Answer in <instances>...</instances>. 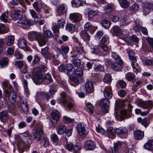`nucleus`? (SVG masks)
Masks as SVG:
<instances>
[{
  "instance_id": "c85d7f7f",
  "label": "nucleus",
  "mask_w": 153,
  "mask_h": 153,
  "mask_svg": "<svg viewBox=\"0 0 153 153\" xmlns=\"http://www.w3.org/2000/svg\"><path fill=\"white\" fill-rule=\"evenodd\" d=\"M85 88L86 92L88 93L92 92L94 90L93 84L91 82H86L85 84Z\"/></svg>"
},
{
  "instance_id": "473e14b6",
  "label": "nucleus",
  "mask_w": 153,
  "mask_h": 153,
  "mask_svg": "<svg viewBox=\"0 0 153 153\" xmlns=\"http://www.w3.org/2000/svg\"><path fill=\"white\" fill-rule=\"evenodd\" d=\"M84 108L87 112L90 114H93L94 113V108L92 105L90 103H87Z\"/></svg>"
},
{
  "instance_id": "6ab92c4d",
  "label": "nucleus",
  "mask_w": 153,
  "mask_h": 153,
  "mask_svg": "<svg viewBox=\"0 0 153 153\" xmlns=\"http://www.w3.org/2000/svg\"><path fill=\"white\" fill-rule=\"evenodd\" d=\"M67 10V8L65 4H62L58 7L56 8L57 15L61 16L65 13Z\"/></svg>"
},
{
  "instance_id": "79ce46f5",
  "label": "nucleus",
  "mask_w": 153,
  "mask_h": 153,
  "mask_svg": "<svg viewBox=\"0 0 153 153\" xmlns=\"http://www.w3.org/2000/svg\"><path fill=\"white\" fill-rule=\"evenodd\" d=\"M115 132L117 134H126L128 133V129L125 127L117 128L115 130Z\"/></svg>"
},
{
  "instance_id": "f3484780",
  "label": "nucleus",
  "mask_w": 153,
  "mask_h": 153,
  "mask_svg": "<svg viewBox=\"0 0 153 153\" xmlns=\"http://www.w3.org/2000/svg\"><path fill=\"white\" fill-rule=\"evenodd\" d=\"M51 96L48 93L45 92H37L36 94V99L41 98L44 100L45 99H46L47 100H48L49 99L51 98Z\"/></svg>"
},
{
  "instance_id": "2f4dec72",
  "label": "nucleus",
  "mask_w": 153,
  "mask_h": 153,
  "mask_svg": "<svg viewBox=\"0 0 153 153\" xmlns=\"http://www.w3.org/2000/svg\"><path fill=\"white\" fill-rule=\"evenodd\" d=\"M18 45L20 48L21 49H24L26 48L27 46V42L24 38H20L19 40Z\"/></svg>"
},
{
  "instance_id": "1a4fd4ad",
  "label": "nucleus",
  "mask_w": 153,
  "mask_h": 153,
  "mask_svg": "<svg viewBox=\"0 0 153 153\" xmlns=\"http://www.w3.org/2000/svg\"><path fill=\"white\" fill-rule=\"evenodd\" d=\"M60 114L57 110H53L51 115V122L53 124L56 123L60 117Z\"/></svg>"
},
{
  "instance_id": "bf43d9fd",
  "label": "nucleus",
  "mask_w": 153,
  "mask_h": 153,
  "mask_svg": "<svg viewBox=\"0 0 153 153\" xmlns=\"http://www.w3.org/2000/svg\"><path fill=\"white\" fill-rule=\"evenodd\" d=\"M111 76L109 74H106L104 77L103 81L106 83L111 82Z\"/></svg>"
},
{
  "instance_id": "f8f14e48",
  "label": "nucleus",
  "mask_w": 153,
  "mask_h": 153,
  "mask_svg": "<svg viewBox=\"0 0 153 153\" xmlns=\"http://www.w3.org/2000/svg\"><path fill=\"white\" fill-rule=\"evenodd\" d=\"M5 96L7 97L8 100L11 103H14L16 100V93L13 91H9L6 90L4 92Z\"/></svg>"
},
{
  "instance_id": "dca6fc26",
  "label": "nucleus",
  "mask_w": 153,
  "mask_h": 153,
  "mask_svg": "<svg viewBox=\"0 0 153 153\" xmlns=\"http://www.w3.org/2000/svg\"><path fill=\"white\" fill-rule=\"evenodd\" d=\"M138 104L139 106L143 108H147L153 106V102L151 100L147 101L140 100Z\"/></svg>"
},
{
  "instance_id": "2eb2a0df",
  "label": "nucleus",
  "mask_w": 153,
  "mask_h": 153,
  "mask_svg": "<svg viewBox=\"0 0 153 153\" xmlns=\"http://www.w3.org/2000/svg\"><path fill=\"white\" fill-rule=\"evenodd\" d=\"M41 33L36 31H32L28 33V38L31 41H36Z\"/></svg>"
},
{
  "instance_id": "cd10ccee",
  "label": "nucleus",
  "mask_w": 153,
  "mask_h": 153,
  "mask_svg": "<svg viewBox=\"0 0 153 153\" xmlns=\"http://www.w3.org/2000/svg\"><path fill=\"white\" fill-rule=\"evenodd\" d=\"M135 138L137 140H140L143 139L144 136V132L140 130H137L134 133Z\"/></svg>"
},
{
  "instance_id": "9d476101",
  "label": "nucleus",
  "mask_w": 153,
  "mask_h": 153,
  "mask_svg": "<svg viewBox=\"0 0 153 153\" xmlns=\"http://www.w3.org/2000/svg\"><path fill=\"white\" fill-rule=\"evenodd\" d=\"M42 81L40 82L37 83L35 80V78H33V80L34 83L36 85H40L42 84H46L49 83L52 81L51 76L49 74H45L43 77L42 76L41 77Z\"/></svg>"
},
{
  "instance_id": "a878e982",
  "label": "nucleus",
  "mask_w": 153,
  "mask_h": 153,
  "mask_svg": "<svg viewBox=\"0 0 153 153\" xmlns=\"http://www.w3.org/2000/svg\"><path fill=\"white\" fill-rule=\"evenodd\" d=\"M48 39L47 38L41 34L36 41L39 46L40 47L45 45Z\"/></svg>"
},
{
  "instance_id": "7ed1b4c3",
  "label": "nucleus",
  "mask_w": 153,
  "mask_h": 153,
  "mask_svg": "<svg viewBox=\"0 0 153 153\" xmlns=\"http://www.w3.org/2000/svg\"><path fill=\"white\" fill-rule=\"evenodd\" d=\"M43 127L41 126L37 127L35 130L33 135L35 139L39 143L42 144L45 147H47L49 145L48 138L43 134Z\"/></svg>"
},
{
  "instance_id": "a18cd8bd",
  "label": "nucleus",
  "mask_w": 153,
  "mask_h": 153,
  "mask_svg": "<svg viewBox=\"0 0 153 153\" xmlns=\"http://www.w3.org/2000/svg\"><path fill=\"white\" fill-rule=\"evenodd\" d=\"M29 12L32 17L34 19L35 21H36V19H37L38 18V15L40 16L41 14L39 13H37L36 11L33 9H30Z\"/></svg>"
},
{
  "instance_id": "a211bd4d",
  "label": "nucleus",
  "mask_w": 153,
  "mask_h": 153,
  "mask_svg": "<svg viewBox=\"0 0 153 153\" xmlns=\"http://www.w3.org/2000/svg\"><path fill=\"white\" fill-rule=\"evenodd\" d=\"M69 18L74 22L80 21L82 18V15L79 13H71L69 15Z\"/></svg>"
},
{
  "instance_id": "a19ab883",
  "label": "nucleus",
  "mask_w": 153,
  "mask_h": 153,
  "mask_svg": "<svg viewBox=\"0 0 153 153\" xmlns=\"http://www.w3.org/2000/svg\"><path fill=\"white\" fill-rule=\"evenodd\" d=\"M127 53L131 62L132 63L136 62V59L134 56V54L133 51L131 50H128L127 51Z\"/></svg>"
},
{
  "instance_id": "c756f323",
  "label": "nucleus",
  "mask_w": 153,
  "mask_h": 153,
  "mask_svg": "<svg viewBox=\"0 0 153 153\" xmlns=\"http://www.w3.org/2000/svg\"><path fill=\"white\" fill-rule=\"evenodd\" d=\"M19 20L18 22L19 24L26 25H31L33 24V21L31 20H27L25 17H23V16Z\"/></svg>"
},
{
  "instance_id": "39448f33",
  "label": "nucleus",
  "mask_w": 153,
  "mask_h": 153,
  "mask_svg": "<svg viewBox=\"0 0 153 153\" xmlns=\"http://www.w3.org/2000/svg\"><path fill=\"white\" fill-rule=\"evenodd\" d=\"M112 58L115 60L114 63H113L111 67L113 70L116 71H120L122 68V66L123 65V62L122 60L116 53H112Z\"/></svg>"
},
{
  "instance_id": "603ef678",
  "label": "nucleus",
  "mask_w": 153,
  "mask_h": 153,
  "mask_svg": "<svg viewBox=\"0 0 153 153\" xmlns=\"http://www.w3.org/2000/svg\"><path fill=\"white\" fill-rule=\"evenodd\" d=\"M41 54L45 58H48L49 55L48 47H46L41 50Z\"/></svg>"
},
{
  "instance_id": "680f3d73",
  "label": "nucleus",
  "mask_w": 153,
  "mask_h": 153,
  "mask_svg": "<svg viewBox=\"0 0 153 153\" xmlns=\"http://www.w3.org/2000/svg\"><path fill=\"white\" fill-rule=\"evenodd\" d=\"M143 63L144 65L149 66L153 65V61L149 59H147L143 61Z\"/></svg>"
},
{
  "instance_id": "864d4df0",
  "label": "nucleus",
  "mask_w": 153,
  "mask_h": 153,
  "mask_svg": "<svg viewBox=\"0 0 153 153\" xmlns=\"http://www.w3.org/2000/svg\"><path fill=\"white\" fill-rule=\"evenodd\" d=\"M8 14L7 13H4L1 14L0 17L1 20L4 22H7L8 21Z\"/></svg>"
},
{
  "instance_id": "e2e57ef3",
  "label": "nucleus",
  "mask_w": 153,
  "mask_h": 153,
  "mask_svg": "<svg viewBox=\"0 0 153 153\" xmlns=\"http://www.w3.org/2000/svg\"><path fill=\"white\" fill-rule=\"evenodd\" d=\"M2 84L5 88H8L9 89H11L12 88V86L9 84V81L7 80H5L3 81Z\"/></svg>"
},
{
  "instance_id": "8fccbe9b",
  "label": "nucleus",
  "mask_w": 153,
  "mask_h": 153,
  "mask_svg": "<svg viewBox=\"0 0 153 153\" xmlns=\"http://www.w3.org/2000/svg\"><path fill=\"white\" fill-rule=\"evenodd\" d=\"M8 27L4 24L0 23V33L3 34L8 32Z\"/></svg>"
},
{
  "instance_id": "3c124183",
  "label": "nucleus",
  "mask_w": 153,
  "mask_h": 153,
  "mask_svg": "<svg viewBox=\"0 0 153 153\" xmlns=\"http://www.w3.org/2000/svg\"><path fill=\"white\" fill-rule=\"evenodd\" d=\"M10 3L13 5H18L19 3L21 5L25 7V2L23 0H12Z\"/></svg>"
},
{
  "instance_id": "20e7f679",
  "label": "nucleus",
  "mask_w": 153,
  "mask_h": 153,
  "mask_svg": "<svg viewBox=\"0 0 153 153\" xmlns=\"http://www.w3.org/2000/svg\"><path fill=\"white\" fill-rule=\"evenodd\" d=\"M103 94L105 98L102 99L100 104L103 112L106 113L107 112L108 108V105L109 102L108 99H111L112 96V89L110 86H108L105 88Z\"/></svg>"
},
{
  "instance_id": "09e8293b",
  "label": "nucleus",
  "mask_w": 153,
  "mask_h": 153,
  "mask_svg": "<svg viewBox=\"0 0 153 153\" xmlns=\"http://www.w3.org/2000/svg\"><path fill=\"white\" fill-rule=\"evenodd\" d=\"M83 71L82 68L78 67L74 72V74L77 77H80L83 75Z\"/></svg>"
},
{
  "instance_id": "f704fd0d",
  "label": "nucleus",
  "mask_w": 153,
  "mask_h": 153,
  "mask_svg": "<svg viewBox=\"0 0 153 153\" xmlns=\"http://www.w3.org/2000/svg\"><path fill=\"white\" fill-rule=\"evenodd\" d=\"M80 36L85 41H88L89 40L90 36L87 32L86 30H83L80 33Z\"/></svg>"
},
{
  "instance_id": "bb28decb",
  "label": "nucleus",
  "mask_w": 153,
  "mask_h": 153,
  "mask_svg": "<svg viewBox=\"0 0 153 153\" xmlns=\"http://www.w3.org/2000/svg\"><path fill=\"white\" fill-rule=\"evenodd\" d=\"M120 21V25L122 26L127 25L130 23V21L127 15L122 16Z\"/></svg>"
},
{
  "instance_id": "37998d69",
  "label": "nucleus",
  "mask_w": 153,
  "mask_h": 153,
  "mask_svg": "<svg viewBox=\"0 0 153 153\" xmlns=\"http://www.w3.org/2000/svg\"><path fill=\"white\" fill-rule=\"evenodd\" d=\"M69 50V48L67 46L62 47L61 48L58 49V51L63 55H65L68 53Z\"/></svg>"
},
{
  "instance_id": "338daca9",
  "label": "nucleus",
  "mask_w": 153,
  "mask_h": 153,
  "mask_svg": "<svg viewBox=\"0 0 153 153\" xmlns=\"http://www.w3.org/2000/svg\"><path fill=\"white\" fill-rule=\"evenodd\" d=\"M113 5L112 4H108L105 6L104 9L106 13L111 12L112 9Z\"/></svg>"
},
{
  "instance_id": "c9c22d12",
  "label": "nucleus",
  "mask_w": 153,
  "mask_h": 153,
  "mask_svg": "<svg viewBox=\"0 0 153 153\" xmlns=\"http://www.w3.org/2000/svg\"><path fill=\"white\" fill-rule=\"evenodd\" d=\"M8 117V112L7 111H3L0 112V120L4 121Z\"/></svg>"
},
{
  "instance_id": "4d7b16f0",
  "label": "nucleus",
  "mask_w": 153,
  "mask_h": 153,
  "mask_svg": "<svg viewBox=\"0 0 153 153\" xmlns=\"http://www.w3.org/2000/svg\"><path fill=\"white\" fill-rule=\"evenodd\" d=\"M71 4L73 7H78L81 4V2L80 0H74L71 2Z\"/></svg>"
},
{
  "instance_id": "58836bf2",
  "label": "nucleus",
  "mask_w": 153,
  "mask_h": 153,
  "mask_svg": "<svg viewBox=\"0 0 153 153\" xmlns=\"http://www.w3.org/2000/svg\"><path fill=\"white\" fill-rule=\"evenodd\" d=\"M14 37L13 36H8L6 39V44L8 46L13 45L14 42Z\"/></svg>"
},
{
  "instance_id": "4468645a",
  "label": "nucleus",
  "mask_w": 153,
  "mask_h": 153,
  "mask_svg": "<svg viewBox=\"0 0 153 153\" xmlns=\"http://www.w3.org/2000/svg\"><path fill=\"white\" fill-rule=\"evenodd\" d=\"M77 129L79 134L81 137H85L88 134V131L86 130L83 125H82L81 123L78 124Z\"/></svg>"
},
{
  "instance_id": "e433bc0d",
  "label": "nucleus",
  "mask_w": 153,
  "mask_h": 153,
  "mask_svg": "<svg viewBox=\"0 0 153 153\" xmlns=\"http://www.w3.org/2000/svg\"><path fill=\"white\" fill-rule=\"evenodd\" d=\"M113 31L114 35L117 36L121 35L122 33V30L117 26H114L113 27Z\"/></svg>"
},
{
  "instance_id": "69168bd1",
  "label": "nucleus",
  "mask_w": 153,
  "mask_h": 153,
  "mask_svg": "<svg viewBox=\"0 0 153 153\" xmlns=\"http://www.w3.org/2000/svg\"><path fill=\"white\" fill-rule=\"evenodd\" d=\"M149 109L148 111H144L142 112H141V110L138 108H136L135 109V114H141V115L143 116L146 115L149 111Z\"/></svg>"
},
{
  "instance_id": "7c9ffc66",
  "label": "nucleus",
  "mask_w": 153,
  "mask_h": 153,
  "mask_svg": "<svg viewBox=\"0 0 153 153\" xmlns=\"http://www.w3.org/2000/svg\"><path fill=\"white\" fill-rule=\"evenodd\" d=\"M131 108L129 109L128 110H123L120 113V114L123 117L128 118H129L131 115Z\"/></svg>"
},
{
  "instance_id": "ea45409f",
  "label": "nucleus",
  "mask_w": 153,
  "mask_h": 153,
  "mask_svg": "<svg viewBox=\"0 0 153 153\" xmlns=\"http://www.w3.org/2000/svg\"><path fill=\"white\" fill-rule=\"evenodd\" d=\"M144 148L149 150H153V141L149 140L144 145Z\"/></svg>"
},
{
  "instance_id": "5fc2aeb1",
  "label": "nucleus",
  "mask_w": 153,
  "mask_h": 153,
  "mask_svg": "<svg viewBox=\"0 0 153 153\" xmlns=\"http://www.w3.org/2000/svg\"><path fill=\"white\" fill-rule=\"evenodd\" d=\"M134 77V74L132 73H128L126 75V78L128 81H133Z\"/></svg>"
},
{
  "instance_id": "9b49d317",
  "label": "nucleus",
  "mask_w": 153,
  "mask_h": 153,
  "mask_svg": "<svg viewBox=\"0 0 153 153\" xmlns=\"http://www.w3.org/2000/svg\"><path fill=\"white\" fill-rule=\"evenodd\" d=\"M66 148L68 151H72L74 153H76L79 150L80 146L79 143H76L74 146L73 143H69L67 144L66 146Z\"/></svg>"
},
{
  "instance_id": "393cba45",
  "label": "nucleus",
  "mask_w": 153,
  "mask_h": 153,
  "mask_svg": "<svg viewBox=\"0 0 153 153\" xmlns=\"http://www.w3.org/2000/svg\"><path fill=\"white\" fill-rule=\"evenodd\" d=\"M84 147L87 150H92L95 148L96 145L92 141L88 140L85 143Z\"/></svg>"
},
{
  "instance_id": "052dcab7",
  "label": "nucleus",
  "mask_w": 153,
  "mask_h": 153,
  "mask_svg": "<svg viewBox=\"0 0 153 153\" xmlns=\"http://www.w3.org/2000/svg\"><path fill=\"white\" fill-rule=\"evenodd\" d=\"M102 26L105 28H109L110 26V22L106 19H105L102 21Z\"/></svg>"
},
{
  "instance_id": "f257e3e1",
  "label": "nucleus",
  "mask_w": 153,
  "mask_h": 153,
  "mask_svg": "<svg viewBox=\"0 0 153 153\" xmlns=\"http://www.w3.org/2000/svg\"><path fill=\"white\" fill-rule=\"evenodd\" d=\"M16 139L18 148L20 153H22L24 152L27 146L32 142L31 137L27 132L17 135Z\"/></svg>"
},
{
  "instance_id": "de8ad7c7",
  "label": "nucleus",
  "mask_w": 153,
  "mask_h": 153,
  "mask_svg": "<svg viewBox=\"0 0 153 153\" xmlns=\"http://www.w3.org/2000/svg\"><path fill=\"white\" fill-rule=\"evenodd\" d=\"M120 6L123 8H126L129 5V3L127 0H118Z\"/></svg>"
},
{
  "instance_id": "ddd939ff",
  "label": "nucleus",
  "mask_w": 153,
  "mask_h": 153,
  "mask_svg": "<svg viewBox=\"0 0 153 153\" xmlns=\"http://www.w3.org/2000/svg\"><path fill=\"white\" fill-rule=\"evenodd\" d=\"M23 13L20 10H14L10 16L15 20H18L23 16Z\"/></svg>"
},
{
  "instance_id": "4be33fe9",
  "label": "nucleus",
  "mask_w": 153,
  "mask_h": 153,
  "mask_svg": "<svg viewBox=\"0 0 153 153\" xmlns=\"http://www.w3.org/2000/svg\"><path fill=\"white\" fill-rule=\"evenodd\" d=\"M77 43L76 46L74 48V50L77 53L78 55H82L85 54L84 48L82 44Z\"/></svg>"
},
{
  "instance_id": "72a5a7b5",
  "label": "nucleus",
  "mask_w": 153,
  "mask_h": 153,
  "mask_svg": "<svg viewBox=\"0 0 153 153\" xmlns=\"http://www.w3.org/2000/svg\"><path fill=\"white\" fill-rule=\"evenodd\" d=\"M123 144L120 141H117L114 145V149L115 152H120L121 151Z\"/></svg>"
},
{
  "instance_id": "0eeeda50",
  "label": "nucleus",
  "mask_w": 153,
  "mask_h": 153,
  "mask_svg": "<svg viewBox=\"0 0 153 153\" xmlns=\"http://www.w3.org/2000/svg\"><path fill=\"white\" fill-rule=\"evenodd\" d=\"M47 69L46 66H42L40 68L35 70L33 78H35V80L36 82H41L42 81V76H43L44 72L47 71Z\"/></svg>"
},
{
  "instance_id": "4c0bfd02",
  "label": "nucleus",
  "mask_w": 153,
  "mask_h": 153,
  "mask_svg": "<svg viewBox=\"0 0 153 153\" xmlns=\"http://www.w3.org/2000/svg\"><path fill=\"white\" fill-rule=\"evenodd\" d=\"M66 127L64 125L60 124L58 126L57 129V133L60 135H62L64 134L66 130Z\"/></svg>"
},
{
  "instance_id": "b1692460",
  "label": "nucleus",
  "mask_w": 153,
  "mask_h": 153,
  "mask_svg": "<svg viewBox=\"0 0 153 153\" xmlns=\"http://www.w3.org/2000/svg\"><path fill=\"white\" fill-rule=\"evenodd\" d=\"M77 55L76 54L72 55L71 57L72 61L74 66L75 67H79L81 64V61L77 58Z\"/></svg>"
},
{
  "instance_id": "6e6d98bb",
  "label": "nucleus",
  "mask_w": 153,
  "mask_h": 153,
  "mask_svg": "<svg viewBox=\"0 0 153 153\" xmlns=\"http://www.w3.org/2000/svg\"><path fill=\"white\" fill-rule=\"evenodd\" d=\"M43 36L47 39L52 37L53 34L51 30H47L45 31L43 33Z\"/></svg>"
},
{
  "instance_id": "5701e85b",
  "label": "nucleus",
  "mask_w": 153,
  "mask_h": 153,
  "mask_svg": "<svg viewBox=\"0 0 153 153\" xmlns=\"http://www.w3.org/2000/svg\"><path fill=\"white\" fill-rule=\"evenodd\" d=\"M151 10H153V3L145 4L143 9L144 14L145 15L148 14L150 13Z\"/></svg>"
},
{
  "instance_id": "49530a36",
  "label": "nucleus",
  "mask_w": 153,
  "mask_h": 153,
  "mask_svg": "<svg viewBox=\"0 0 153 153\" xmlns=\"http://www.w3.org/2000/svg\"><path fill=\"white\" fill-rule=\"evenodd\" d=\"M66 29L71 33H72L75 31V27L72 24H68L66 26Z\"/></svg>"
},
{
  "instance_id": "6e6552de",
  "label": "nucleus",
  "mask_w": 153,
  "mask_h": 153,
  "mask_svg": "<svg viewBox=\"0 0 153 153\" xmlns=\"http://www.w3.org/2000/svg\"><path fill=\"white\" fill-rule=\"evenodd\" d=\"M60 96L62 102L64 105L65 107L67 104V108L69 109L72 108L73 106V103L69 100L65 92H62L61 93Z\"/></svg>"
},
{
  "instance_id": "aec40b11",
  "label": "nucleus",
  "mask_w": 153,
  "mask_h": 153,
  "mask_svg": "<svg viewBox=\"0 0 153 153\" xmlns=\"http://www.w3.org/2000/svg\"><path fill=\"white\" fill-rule=\"evenodd\" d=\"M21 107L24 112H26L28 109V105L27 103V99L24 97H21L20 99Z\"/></svg>"
},
{
  "instance_id": "f03ea898",
  "label": "nucleus",
  "mask_w": 153,
  "mask_h": 153,
  "mask_svg": "<svg viewBox=\"0 0 153 153\" xmlns=\"http://www.w3.org/2000/svg\"><path fill=\"white\" fill-rule=\"evenodd\" d=\"M109 38L105 35L101 40V43L94 49H91V52L100 56L105 55L108 53L110 50V47H108L106 44L109 42Z\"/></svg>"
},
{
  "instance_id": "774afa93",
  "label": "nucleus",
  "mask_w": 153,
  "mask_h": 153,
  "mask_svg": "<svg viewBox=\"0 0 153 153\" xmlns=\"http://www.w3.org/2000/svg\"><path fill=\"white\" fill-rule=\"evenodd\" d=\"M117 84L119 85L121 88H125L126 85V83L125 81L122 80H120L118 81Z\"/></svg>"
},
{
  "instance_id": "c03bdc74",
  "label": "nucleus",
  "mask_w": 153,
  "mask_h": 153,
  "mask_svg": "<svg viewBox=\"0 0 153 153\" xmlns=\"http://www.w3.org/2000/svg\"><path fill=\"white\" fill-rule=\"evenodd\" d=\"M8 62V59L7 57L3 58L0 61V65L1 68H4L6 67Z\"/></svg>"
},
{
  "instance_id": "0e129e2a",
  "label": "nucleus",
  "mask_w": 153,
  "mask_h": 153,
  "mask_svg": "<svg viewBox=\"0 0 153 153\" xmlns=\"http://www.w3.org/2000/svg\"><path fill=\"white\" fill-rule=\"evenodd\" d=\"M73 65L71 64H68L66 67V70L67 71V73L70 74L69 73L71 72L73 69L74 68Z\"/></svg>"
},
{
  "instance_id": "412c9836",
  "label": "nucleus",
  "mask_w": 153,
  "mask_h": 153,
  "mask_svg": "<svg viewBox=\"0 0 153 153\" xmlns=\"http://www.w3.org/2000/svg\"><path fill=\"white\" fill-rule=\"evenodd\" d=\"M134 29L137 31H139L141 30L142 33L144 35H148V31L145 27H142L137 22H136Z\"/></svg>"
},
{
  "instance_id": "13d9d810",
  "label": "nucleus",
  "mask_w": 153,
  "mask_h": 153,
  "mask_svg": "<svg viewBox=\"0 0 153 153\" xmlns=\"http://www.w3.org/2000/svg\"><path fill=\"white\" fill-rule=\"evenodd\" d=\"M139 5L137 4L134 3L130 7V10L133 11H136L139 10Z\"/></svg>"
},
{
  "instance_id": "423d86ee",
  "label": "nucleus",
  "mask_w": 153,
  "mask_h": 153,
  "mask_svg": "<svg viewBox=\"0 0 153 153\" xmlns=\"http://www.w3.org/2000/svg\"><path fill=\"white\" fill-rule=\"evenodd\" d=\"M32 5L37 13H41L42 9H44L45 13H48V7L41 0L34 2L33 4Z\"/></svg>"
}]
</instances>
